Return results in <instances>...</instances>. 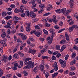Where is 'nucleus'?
<instances>
[{
    "label": "nucleus",
    "mask_w": 78,
    "mask_h": 78,
    "mask_svg": "<svg viewBox=\"0 0 78 78\" xmlns=\"http://www.w3.org/2000/svg\"><path fill=\"white\" fill-rule=\"evenodd\" d=\"M34 62H32V61H29L28 62H27L25 63V64L27 65V66H24V69H29L30 68H33L34 67Z\"/></svg>",
    "instance_id": "f257e3e1"
},
{
    "label": "nucleus",
    "mask_w": 78,
    "mask_h": 78,
    "mask_svg": "<svg viewBox=\"0 0 78 78\" xmlns=\"http://www.w3.org/2000/svg\"><path fill=\"white\" fill-rule=\"evenodd\" d=\"M56 12H58V13H61L62 12L63 14H64V13L66 11V8L63 9L61 10H60V9H57V10H56Z\"/></svg>",
    "instance_id": "f03ea898"
},
{
    "label": "nucleus",
    "mask_w": 78,
    "mask_h": 78,
    "mask_svg": "<svg viewBox=\"0 0 78 78\" xmlns=\"http://www.w3.org/2000/svg\"><path fill=\"white\" fill-rule=\"evenodd\" d=\"M2 62H6L8 61V57L6 56L5 55H4L3 56L1 60Z\"/></svg>",
    "instance_id": "7ed1b4c3"
},
{
    "label": "nucleus",
    "mask_w": 78,
    "mask_h": 78,
    "mask_svg": "<svg viewBox=\"0 0 78 78\" xmlns=\"http://www.w3.org/2000/svg\"><path fill=\"white\" fill-rule=\"evenodd\" d=\"M36 15L33 12H31L30 13V16L32 18H35Z\"/></svg>",
    "instance_id": "20e7f679"
},
{
    "label": "nucleus",
    "mask_w": 78,
    "mask_h": 78,
    "mask_svg": "<svg viewBox=\"0 0 78 78\" xmlns=\"http://www.w3.org/2000/svg\"><path fill=\"white\" fill-rule=\"evenodd\" d=\"M34 34H35L37 36V37H39L40 36V35H41L42 34V31L41 32H35L34 33Z\"/></svg>",
    "instance_id": "39448f33"
},
{
    "label": "nucleus",
    "mask_w": 78,
    "mask_h": 78,
    "mask_svg": "<svg viewBox=\"0 0 78 78\" xmlns=\"http://www.w3.org/2000/svg\"><path fill=\"white\" fill-rule=\"evenodd\" d=\"M31 30V28H30V24H28L27 27H26V31L28 33Z\"/></svg>",
    "instance_id": "423d86ee"
},
{
    "label": "nucleus",
    "mask_w": 78,
    "mask_h": 78,
    "mask_svg": "<svg viewBox=\"0 0 78 78\" xmlns=\"http://www.w3.org/2000/svg\"><path fill=\"white\" fill-rule=\"evenodd\" d=\"M36 4H35V5H33L32 6V8H33V9H34V12H37V11H38L37 9L35 8H36Z\"/></svg>",
    "instance_id": "0eeeda50"
},
{
    "label": "nucleus",
    "mask_w": 78,
    "mask_h": 78,
    "mask_svg": "<svg viewBox=\"0 0 78 78\" xmlns=\"http://www.w3.org/2000/svg\"><path fill=\"white\" fill-rule=\"evenodd\" d=\"M27 37L24 35H21V39L23 41H25V40H27Z\"/></svg>",
    "instance_id": "6e6552de"
},
{
    "label": "nucleus",
    "mask_w": 78,
    "mask_h": 78,
    "mask_svg": "<svg viewBox=\"0 0 78 78\" xmlns=\"http://www.w3.org/2000/svg\"><path fill=\"white\" fill-rule=\"evenodd\" d=\"M13 58L16 59H19V55L17 54H15L13 55Z\"/></svg>",
    "instance_id": "1a4fd4ad"
},
{
    "label": "nucleus",
    "mask_w": 78,
    "mask_h": 78,
    "mask_svg": "<svg viewBox=\"0 0 78 78\" xmlns=\"http://www.w3.org/2000/svg\"><path fill=\"white\" fill-rule=\"evenodd\" d=\"M65 36L66 38V40L68 41H69V35H68L67 33H65Z\"/></svg>",
    "instance_id": "9d476101"
},
{
    "label": "nucleus",
    "mask_w": 78,
    "mask_h": 78,
    "mask_svg": "<svg viewBox=\"0 0 78 78\" xmlns=\"http://www.w3.org/2000/svg\"><path fill=\"white\" fill-rule=\"evenodd\" d=\"M75 28V26H73L72 27L69 28V32H72L73 30Z\"/></svg>",
    "instance_id": "9b49d317"
},
{
    "label": "nucleus",
    "mask_w": 78,
    "mask_h": 78,
    "mask_svg": "<svg viewBox=\"0 0 78 78\" xmlns=\"http://www.w3.org/2000/svg\"><path fill=\"white\" fill-rule=\"evenodd\" d=\"M73 2H74L73 0H70L69 1V4L71 6V7L73 6Z\"/></svg>",
    "instance_id": "f8f14e48"
},
{
    "label": "nucleus",
    "mask_w": 78,
    "mask_h": 78,
    "mask_svg": "<svg viewBox=\"0 0 78 78\" xmlns=\"http://www.w3.org/2000/svg\"><path fill=\"white\" fill-rule=\"evenodd\" d=\"M53 22H54V23H57L58 22H57V21H56V16H53Z\"/></svg>",
    "instance_id": "ddd939ff"
},
{
    "label": "nucleus",
    "mask_w": 78,
    "mask_h": 78,
    "mask_svg": "<svg viewBox=\"0 0 78 78\" xmlns=\"http://www.w3.org/2000/svg\"><path fill=\"white\" fill-rule=\"evenodd\" d=\"M39 69L40 70H41V71H43L44 69V65H41L40 66Z\"/></svg>",
    "instance_id": "4468645a"
},
{
    "label": "nucleus",
    "mask_w": 78,
    "mask_h": 78,
    "mask_svg": "<svg viewBox=\"0 0 78 78\" xmlns=\"http://www.w3.org/2000/svg\"><path fill=\"white\" fill-rule=\"evenodd\" d=\"M66 45H63L62 47V48H61V49H60V51H61L62 52V51H63L64 50V49H65L66 48Z\"/></svg>",
    "instance_id": "2eb2a0df"
},
{
    "label": "nucleus",
    "mask_w": 78,
    "mask_h": 78,
    "mask_svg": "<svg viewBox=\"0 0 78 78\" xmlns=\"http://www.w3.org/2000/svg\"><path fill=\"white\" fill-rule=\"evenodd\" d=\"M6 34L5 32H3L2 34H1V36L2 38H5V36H6Z\"/></svg>",
    "instance_id": "dca6fc26"
},
{
    "label": "nucleus",
    "mask_w": 78,
    "mask_h": 78,
    "mask_svg": "<svg viewBox=\"0 0 78 78\" xmlns=\"http://www.w3.org/2000/svg\"><path fill=\"white\" fill-rule=\"evenodd\" d=\"M48 10H51L52 9V5H49V6L47 8Z\"/></svg>",
    "instance_id": "f3484780"
},
{
    "label": "nucleus",
    "mask_w": 78,
    "mask_h": 78,
    "mask_svg": "<svg viewBox=\"0 0 78 78\" xmlns=\"http://www.w3.org/2000/svg\"><path fill=\"white\" fill-rule=\"evenodd\" d=\"M67 42V41L65 39H63L60 42V44H65V43H66Z\"/></svg>",
    "instance_id": "a211bd4d"
},
{
    "label": "nucleus",
    "mask_w": 78,
    "mask_h": 78,
    "mask_svg": "<svg viewBox=\"0 0 78 78\" xmlns=\"http://www.w3.org/2000/svg\"><path fill=\"white\" fill-rule=\"evenodd\" d=\"M3 73V71L2 69H0V77L2 76V75Z\"/></svg>",
    "instance_id": "6ab92c4d"
},
{
    "label": "nucleus",
    "mask_w": 78,
    "mask_h": 78,
    "mask_svg": "<svg viewBox=\"0 0 78 78\" xmlns=\"http://www.w3.org/2000/svg\"><path fill=\"white\" fill-rule=\"evenodd\" d=\"M58 73H55L54 74H52V78H55V76H57V75H58Z\"/></svg>",
    "instance_id": "aec40b11"
},
{
    "label": "nucleus",
    "mask_w": 78,
    "mask_h": 78,
    "mask_svg": "<svg viewBox=\"0 0 78 78\" xmlns=\"http://www.w3.org/2000/svg\"><path fill=\"white\" fill-rule=\"evenodd\" d=\"M55 48L57 50H60V46L59 45H56L55 47Z\"/></svg>",
    "instance_id": "412c9836"
},
{
    "label": "nucleus",
    "mask_w": 78,
    "mask_h": 78,
    "mask_svg": "<svg viewBox=\"0 0 78 78\" xmlns=\"http://www.w3.org/2000/svg\"><path fill=\"white\" fill-rule=\"evenodd\" d=\"M13 19L14 20H17L19 19V17L16 16H15L13 17Z\"/></svg>",
    "instance_id": "4be33fe9"
},
{
    "label": "nucleus",
    "mask_w": 78,
    "mask_h": 78,
    "mask_svg": "<svg viewBox=\"0 0 78 78\" xmlns=\"http://www.w3.org/2000/svg\"><path fill=\"white\" fill-rule=\"evenodd\" d=\"M19 11V12H20L21 13H23V12H24V9H23V8H20V9Z\"/></svg>",
    "instance_id": "5701e85b"
},
{
    "label": "nucleus",
    "mask_w": 78,
    "mask_h": 78,
    "mask_svg": "<svg viewBox=\"0 0 78 78\" xmlns=\"http://www.w3.org/2000/svg\"><path fill=\"white\" fill-rule=\"evenodd\" d=\"M69 69L71 71L73 72L74 70H75V67L72 66Z\"/></svg>",
    "instance_id": "b1692460"
},
{
    "label": "nucleus",
    "mask_w": 78,
    "mask_h": 78,
    "mask_svg": "<svg viewBox=\"0 0 78 78\" xmlns=\"http://www.w3.org/2000/svg\"><path fill=\"white\" fill-rule=\"evenodd\" d=\"M53 41V39H51V38H50V39L48 41V44H51L52 43Z\"/></svg>",
    "instance_id": "393cba45"
},
{
    "label": "nucleus",
    "mask_w": 78,
    "mask_h": 78,
    "mask_svg": "<svg viewBox=\"0 0 78 78\" xmlns=\"http://www.w3.org/2000/svg\"><path fill=\"white\" fill-rule=\"evenodd\" d=\"M36 3L35 2V1L33 0L32 2H29L30 4H32L33 5H34Z\"/></svg>",
    "instance_id": "a878e982"
},
{
    "label": "nucleus",
    "mask_w": 78,
    "mask_h": 78,
    "mask_svg": "<svg viewBox=\"0 0 78 78\" xmlns=\"http://www.w3.org/2000/svg\"><path fill=\"white\" fill-rule=\"evenodd\" d=\"M39 7H40V8H41L43 9V8H45V6L44 5L42 4L41 5H39Z\"/></svg>",
    "instance_id": "bb28decb"
},
{
    "label": "nucleus",
    "mask_w": 78,
    "mask_h": 78,
    "mask_svg": "<svg viewBox=\"0 0 78 78\" xmlns=\"http://www.w3.org/2000/svg\"><path fill=\"white\" fill-rule=\"evenodd\" d=\"M73 64H75V59L73 60L70 63V65H73Z\"/></svg>",
    "instance_id": "cd10ccee"
},
{
    "label": "nucleus",
    "mask_w": 78,
    "mask_h": 78,
    "mask_svg": "<svg viewBox=\"0 0 78 78\" xmlns=\"http://www.w3.org/2000/svg\"><path fill=\"white\" fill-rule=\"evenodd\" d=\"M51 33H52V36L51 37V39H53V37H54V35L55 34V33L54 32H53V31Z\"/></svg>",
    "instance_id": "c85d7f7f"
},
{
    "label": "nucleus",
    "mask_w": 78,
    "mask_h": 78,
    "mask_svg": "<svg viewBox=\"0 0 78 78\" xmlns=\"http://www.w3.org/2000/svg\"><path fill=\"white\" fill-rule=\"evenodd\" d=\"M31 60V58H27L25 60H24L25 62H27V61H30Z\"/></svg>",
    "instance_id": "c756f323"
},
{
    "label": "nucleus",
    "mask_w": 78,
    "mask_h": 78,
    "mask_svg": "<svg viewBox=\"0 0 78 78\" xmlns=\"http://www.w3.org/2000/svg\"><path fill=\"white\" fill-rule=\"evenodd\" d=\"M2 16H6V15L7 14V13H6V12H3L2 13Z\"/></svg>",
    "instance_id": "7c9ffc66"
},
{
    "label": "nucleus",
    "mask_w": 78,
    "mask_h": 78,
    "mask_svg": "<svg viewBox=\"0 0 78 78\" xmlns=\"http://www.w3.org/2000/svg\"><path fill=\"white\" fill-rule=\"evenodd\" d=\"M5 19H6L7 20H8L9 19H11V18H12V17L11 16H7L5 17Z\"/></svg>",
    "instance_id": "2f4dec72"
},
{
    "label": "nucleus",
    "mask_w": 78,
    "mask_h": 78,
    "mask_svg": "<svg viewBox=\"0 0 78 78\" xmlns=\"http://www.w3.org/2000/svg\"><path fill=\"white\" fill-rule=\"evenodd\" d=\"M20 65L21 67H22L23 66V61H20Z\"/></svg>",
    "instance_id": "473e14b6"
},
{
    "label": "nucleus",
    "mask_w": 78,
    "mask_h": 78,
    "mask_svg": "<svg viewBox=\"0 0 78 78\" xmlns=\"http://www.w3.org/2000/svg\"><path fill=\"white\" fill-rule=\"evenodd\" d=\"M23 73L24 76H27L28 75V73L26 71H24Z\"/></svg>",
    "instance_id": "72a5a7b5"
},
{
    "label": "nucleus",
    "mask_w": 78,
    "mask_h": 78,
    "mask_svg": "<svg viewBox=\"0 0 78 78\" xmlns=\"http://www.w3.org/2000/svg\"><path fill=\"white\" fill-rule=\"evenodd\" d=\"M14 11L16 13H18L19 12V10L17 9H15L14 10Z\"/></svg>",
    "instance_id": "f704fd0d"
},
{
    "label": "nucleus",
    "mask_w": 78,
    "mask_h": 78,
    "mask_svg": "<svg viewBox=\"0 0 78 78\" xmlns=\"http://www.w3.org/2000/svg\"><path fill=\"white\" fill-rule=\"evenodd\" d=\"M45 76L46 78H48L49 76V73H46L45 74Z\"/></svg>",
    "instance_id": "c9c22d12"
},
{
    "label": "nucleus",
    "mask_w": 78,
    "mask_h": 78,
    "mask_svg": "<svg viewBox=\"0 0 78 78\" xmlns=\"http://www.w3.org/2000/svg\"><path fill=\"white\" fill-rule=\"evenodd\" d=\"M43 31L44 32V34H45L46 35H48V31H47V30H45L44 29L43 30Z\"/></svg>",
    "instance_id": "e433bc0d"
},
{
    "label": "nucleus",
    "mask_w": 78,
    "mask_h": 78,
    "mask_svg": "<svg viewBox=\"0 0 78 78\" xmlns=\"http://www.w3.org/2000/svg\"><path fill=\"white\" fill-rule=\"evenodd\" d=\"M59 61L61 64H62L64 63V60H62L60 59L59 60Z\"/></svg>",
    "instance_id": "4c0bfd02"
},
{
    "label": "nucleus",
    "mask_w": 78,
    "mask_h": 78,
    "mask_svg": "<svg viewBox=\"0 0 78 78\" xmlns=\"http://www.w3.org/2000/svg\"><path fill=\"white\" fill-rule=\"evenodd\" d=\"M34 72H37V66L35 67L34 69Z\"/></svg>",
    "instance_id": "58836bf2"
},
{
    "label": "nucleus",
    "mask_w": 78,
    "mask_h": 78,
    "mask_svg": "<svg viewBox=\"0 0 78 78\" xmlns=\"http://www.w3.org/2000/svg\"><path fill=\"white\" fill-rule=\"evenodd\" d=\"M75 56H76V54H75V53H73L72 55V58H75Z\"/></svg>",
    "instance_id": "ea45409f"
},
{
    "label": "nucleus",
    "mask_w": 78,
    "mask_h": 78,
    "mask_svg": "<svg viewBox=\"0 0 78 78\" xmlns=\"http://www.w3.org/2000/svg\"><path fill=\"white\" fill-rule=\"evenodd\" d=\"M66 63H63L62 64V67H63V68H64V67H66Z\"/></svg>",
    "instance_id": "a19ab883"
},
{
    "label": "nucleus",
    "mask_w": 78,
    "mask_h": 78,
    "mask_svg": "<svg viewBox=\"0 0 78 78\" xmlns=\"http://www.w3.org/2000/svg\"><path fill=\"white\" fill-rule=\"evenodd\" d=\"M73 48L74 50H78V47L76 46H74L73 47Z\"/></svg>",
    "instance_id": "79ce46f5"
},
{
    "label": "nucleus",
    "mask_w": 78,
    "mask_h": 78,
    "mask_svg": "<svg viewBox=\"0 0 78 78\" xmlns=\"http://www.w3.org/2000/svg\"><path fill=\"white\" fill-rule=\"evenodd\" d=\"M48 51L49 55H52L53 53V52L50 51V50H48Z\"/></svg>",
    "instance_id": "37998d69"
},
{
    "label": "nucleus",
    "mask_w": 78,
    "mask_h": 78,
    "mask_svg": "<svg viewBox=\"0 0 78 78\" xmlns=\"http://www.w3.org/2000/svg\"><path fill=\"white\" fill-rule=\"evenodd\" d=\"M36 32V30H33L32 31H31L30 32V34H33L34 33V34Z\"/></svg>",
    "instance_id": "c03bdc74"
},
{
    "label": "nucleus",
    "mask_w": 78,
    "mask_h": 78,
    "mask_svg": "<svg viewBox=\"0 0 78 78\" xmlns=\"http://www.w3.org/2000/svg\"><path fill=\"white\" fill-rule=\"evenodd\" d=\"M51 14V13L50 12H48L44 14L43 16H47L49 15V14Z\"/></svg>",
    "instance_id": "a18cd8bd"
},
{
    "label": "nucleus",
    "mask_w": 78,
    "mask_h": 78,
    "mask_svg": "<svg viewBox=\"0 0 78 78\" xmlns=\"http://www.w3.org/2000/svg\"><path fill=\"white\" fill-rule=\"evenodd\" d=\"M43 11H44L43 9H40L39 11H38V14H41V13H42Z\"/></svg>",
    "instance_id": "49530a36"
},
{
    "label": "nucleus",
    "mask_w": 78,
    "mask_h": 78,
    "mask_svg": "<svg viewBox=\"0 0 78 78\" xmlns=\"http://www.w3.org/2000/svg\"><path fill=\"white\" fill-rule=\"evenodd\" d=\"M58 66V65H57V63L56 62H55V64L52 66L53 67H55Z\"/></svg>",
    "instance_id": "de8ad7c7"
},
{
    "label": "nucleus",
    "mask_w": 78,
    "mask_h": 78,
    "mask_svg": "<svg viewBox=\"0 0 78 78\" xmlns=\"http://www.w3.org/2000/svg\"><path fill=\"white\" fill-rule=\"evenodd\" d=\"M51 59L52 60H55L56 59V57L55 55H53L52 56V58Z\"/></svg>",
    "instance_id": "09e8293b"
},
{
    "label": "nucleus",
    "mask_w": 78,
    "mask_h": 78,
    "mask_svg": "<svg viewBox=\"0 0 78 78\" xmlns=\"http://www.w3.org/2000/svg\"><path fill=\"white\" fill-rule=\"evenodd\" d=\"M42 59H48V57L47 56H42Z\"/></svg>",
    "instance_id": "8fccbe9b"
},
{
    "label": "nucleus",
    "mask_w": 78,
    "mask_h": 78,
    "mask_svg": "<svg viewBox=\"0 0 78 78\" xmlns=\"http://www.w3.org/2000/svg\"><path fill=\"white\" fill-rule=\"evenodd\" d=\"M26 12L27 16L29 17V16H30V12L29 11H27Z\"/></svg>",
    "instance_id": "3c124183"
},
{
    "label": "nucleus",
    "mask_w": 78,
    "mask_h": 78,
    "mask_svg": "<svg viewBox=\"0 0 78 78\" xmlns=\"http://www.w3.org/2000/svg\"><path fill=\"white\" fill-rule=\"evenodd\" d=\"M64 30H65V29H62L58 31V33H61L62 31H63Z\"/></svg>",
    "instance_id": "603ef678"
},
{
    "label": "nucleus",
    "mask_w": 78,
    "mask_h": 78,
    "mask_svg": "<svg viewBox=\"0 0 78 78\" xmlns=\"http://www.w3.org/2000/svg\"><path fill=\"white\" fill-rule=\"evenodd\" d=\"M20 31H22L23 32V27L22 26L21 27V28H20Z\"/></svg>",
    "instance_id": "864d4df0"
},
{
    "label": "nucleus",
    "mask_w": 78,
    "mask_h": 78,
    "mask_svg": "<svg viewBox=\"0 0 78 78\" xmlns=\"http://www.w3.org/2000/svg\"><path fill=\"white\" fill-rule=\"evenodd\" d=\"M74 41L75 42V44H76L78 43V38H76L75 40Z\"/></svg>",
    "instance_id": "5fc2aeb1"
},
{
    "label": "nucleus",
    "mask_w": 78,
    "mask_h": 78,
    "mask_svg": "<svg viewBox=\"0 0 78 78\" xmlns=\"http://www.w3.org/2000/svg\"><path fill=\"white\" fill-rule=\"evenodd\" d=\"M70 11L67 10L66 11V15H68V14H69V13H70Z\"/></svg>",
    "instance_id": "6e6d98bb"
},
{
    "label": "nucleus",
    "mask_w": 78,
    "mask_h": 78,
    "mask_svg": "<svg viewBox=\"0 0 78 78\" xmlns=\"http://www.w3.org/2000/svg\"><path fill=\"white\" fill-rule=\"evenodd\" d=\"M54 67V70L55 71H57L58 70V66H55Z\"/></svg>",
    "instance_id": "4d7b16f0"
},
{
    "label": "nucleus",
    "mask_w": 78,
    "mask_h": 78,
    "mask_svg": "<svg viewBox=\"0 0 78 78\" xmlns=\"http://www.w3.org/2000/svg\"><path fill=\"white\" fill-rule=\"evenodd\" d=\"M4 27H5V28H11V26H8V25H5L4 26Z\"/></svg>",
    "instance_id": "13d9d810"
},
{
    "label": "nucleus",
    "mask_w": 78,
    "mask_h": 78,
    "mask_svg": "<svg viewBox=\"0 0 78 78\" xmlns=\"http://www.w3.org/2000/svg\"><path fill=\"white\" fill-rule=\"evenodd\" d=\"M35 29L36 30H37L38 29H40V27H39V26H36L35 27Z\"/></svg>",
    "instance_id": "bf43d9fd"
},
{
    "label": "nucleus",
    "mask_w": 78,
    "mask_h": 78,
    "mask_svg": "<svg viewBox=\"0 0 78 78\" xmlns=\"http://www.w3.org/2000/svg\"><path fill=\"white\" fill-rule=\"evenodd\" d=\"M22 2H23V3L24 4H26V3H27V1H25V0H23Z\"/></svg>",
    "instance_id": "052dcab7"
},
{
    "label": "nucleus",
    "mask_w": 78,
    "mask_h": 78,
    "mask_svg": "<svg viewBox=\"0 0 78 78\" xmlns=\"http://www.w3.org/2000/svg\"><path fill=\"white\" fill-rule=\"evenodd\" d=\"M36 51H35V50H32V53L33 55H34V53H36Z\"/></svg>",
    "instance_id": "680f3d73"
},
{
    "label": "nucleus",
    "mask_w": 78,
    "mask_h": 78,
    "mask_svg": "<svg viewBox=\"0 0 78 78\" xmlns=\"http://www.w3.org/2000/svg\"><path fill=\"white\" fill-rule=\"evenodd\" d=\"M70 75H75V73L73 72H71L69 73Z\"/></svg>",
    "instance_id": "e2e57ef3"
},
{
    "label": "nucleus",
    "mask_w": 78,
    "mask_h": 78,
    "mask_svg": "<svg viewBox=\"0 0 78 78\" xmlns=\"http://www.w3.org/2000/svg\"><path fill=\"white\" fill-rule=\"evenodd\" d=\"M50 24H48V23H46L45 24V26L46 27H49V26H50Z\"/></svg>",
    "instance_id": "0e129e2a"
},
{
    "label": "nucleus",
    "mask_w": 78,
    "mask_h": 78,
    "mask_svg": "<svg viewBox=\"0 0 78 78\" xmlns=\"http://www.w3.org/2000/svg\"><path fill=\"white\" fill-rule=\"evenodd\" d=\"M60 56H61V54L60 53L56 55L57 58H59Z\"/></svg>",
    "instance_id": "69168bd1"
},
{
    "label": "nucleus",
    "mask_w": 78,
    "mask_h": 78,
    "mask_svg": "<svg viewBox=\"0 0 78 78\" xmlns=\"http://www.w3.org/2000/svg\"><path fill=\"white\" fill-rule=\"evenodd\" d=\"M55 28L56 30L59 29V27L58 26V25H56L55 26Z\"/></svg>",
    "instance_id": "338daca9"
},
{
    "label": "nucleus",
    "mask_w": 78,
    "mask_h": 78,
    "mask_svg": "<svg viewBox=\"0 0 78 78\" xmlns=\"http://www.w3.org/2000/svg\"><path fill=\"white\" fill-rule=\"evenodd\" d=\"M20 55L21 57H23V56H24V54L23 53H20Z\"/></svg>",
    "instance_id": "774afa93"
}]
</instances>
